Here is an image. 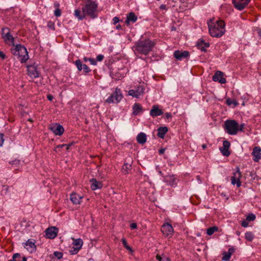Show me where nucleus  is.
Segmentation results:
<instances>
[{
	"mask_svg": "<svg viewBox=\"0 0 261 261\" xmlns=\"http://www.w3.org/2000/svg\"><path fill=\"white\" fill-rule=\"evenodd\" d=\"M224 73L221 71H217L213 76L212 79L215 82L218 81L221 84L226 83V80L223 77Z\"/></svg>",
	"mask_w": 261,
	"mask_h": 261,
	"instance_id": "nucleus-15",
	"label": "nucleus"
},
{
	"mask_svg": "<svg viewBox=\"0 0 261 261\" xmlns=\"http://www.w3.org/2000/svg\"><path fill=\"white\" fill-rule=\"evenodd\" d=\"M236 171L233 173V176L231 178V184L233 185H237V187L241 186L240 178L241 177V173L239 167L236 168Z\"/></svg>",
	"mask_w": 261,
	"mask_h": 261,
	"instance_id": "nucleus-8",
	"label": "nucleus"
},
{
	"mask_svg": "<svg viewBox=\"0 0 261 261\" xmlns=\"http://www.w3.org/2000/svg\"><path fill=\"white\" fill-rule=\"evenodd\" d=\"M9 189V187L8 186H7V185L4 186L3 191H5V193L6 194L8 192Z\"/></svg>",
	"mask_w": 261,
	"mask_h": 261,
	"instance_id": "nucleus-53",
	"label": "nucleus"
},
{
	"mask_svg": "<svg viewBox=\"0 0 261 261\" xmlns=\"http://www.w3.org/2000/svg\"><path fill=\"white\" fill-rule=\"evenodd\" d=\"M210 35L213 37H220L225 32V23L219 18L212 17L207 22Z\"/></svg>",
	"mask_w": 261,
	"mask_h": 261,
	"instance_id": "nucleus-2",
	"label": "nucleus"
},
{
	"mask_svg": "<svg viewBox=\"0 0 261 261\" xmlns=\"http://www.w3.org/2000/svg\"><path fill=\"white\" fill-rule=\"evenodd\" d=\"M19 160H14L11 162H10L9 163L10 164H11L12 166L13 165H15L16 166H17L19 164Z\"/></svg>",
	"mask_w": 261,
	"mask_h": 261,
	"instance_id": "nucleus-47",
	"label": "nucleus"
},
{
	"mask_svg": "<svg viewBox=\"0 0 261 261\" xmlns=\"http://www.w3.org/2000/svg\"><path fill=\"white\" fill-rule=\"evenodd\" d=\"M255 219V216L253 214H250L247 216L246 218V220L248 221H251L254 220Z\"/></svg>",
	"mask_w": 261,
	"mask_h": 261,
	"instance_id": "nucleus-40",
	"label": "nucleus"
},
{
	"mask_svg": "<svg viewBox=\"0 0 261 261\" xmlns=\"http://www.w3.org/2000/svg\"><path fill=\"white\" fill-rule=\"evenodd\" d=\"M205 43L204 41L203 40H199L197 42V46L198 48L203 51L205 52L206 49H204V47L203 46V44Z\"/></svg>",
	"mask_w": 261,
	"mask_h": 261,
	"instance_id": "nucleus-31",
	"label": "nucleus"
},
{
	"mask_svg": "<svg viewBox=\"0 0 261 261\" xmlns=\"http://www.w3.org/2000/svg\"><path fill=\"white\" fill-rule=\"evenodd\" d=\"M56 8V10L54 11V14L56 16H60L61 14V10L59 8V4L58 3H55L54 4Z\"/></svg>",
	"mask_w": 261,
	"mask_h": 261,
	"instance_id": "nucleus-32",
	"label": "nucleus"
},
{
	"mask_svg": "<svg viewBox=\"0 0 261 261\" xmlns=\"http://www.w3.org/2000/svg\"><path fill=\"white\" fill-rule=\"evenodd\" d=\"M224 129L229 135H235L239 131V124L234 120H227L224 123Z\"/></svg>",
	"mask_w": 261,
	"mask_h": 261,
	"instance_id": "nucleus-4",
	"label": "nucleus"
},
{
	"mask_svg": "<svg viewBox=\"0 0 261 261\" xmlns=\"http://www.w3.org/2000/svg\"><path fill=\"white\" fill-rule=\"evenodd\" d=\"M47 98L48 99V100H49V101H52L53 98H54V97L53 95H50V94H48L47 95Z\"/></svg>",
	"mask_w": 261,
	"mask_h": 261,
	"instance_id": "nucleus-58",
	"label": "nucleus"
},
{
	"mask_svg": "<svg viewBox=\"0 0 261 261\" xmlns=\"http://www.w3.org/2000/svg\"><path fill=\"white\" fill-rule=\"evenodd\" d=\"M71 145V144H62V145H59L58 146H57L55 149H54V151H55L56 152H58L59 151V148H63V147H66V149L67 150H68L69 148V147Z\"/></svg>",
	"mask_w": 261,
	"mask_h": 261,
	"instance_id": "nucleus-35",
	"label": "nucleus"
},
{
	"mask_svg": "<svg viewBox=\"0 0 261 261\" xmlns=\"http://www.w3.org/2000/svg\"><path fill=\"white\" fill-rule=\"evenodd\" d=\"M84 72L85 73H87L91 71V69L89 68V67L86 64L83 65V69Z\"/></svg>",
	"mask_w": 261,
	"mask_h": 261,
	"instance_id": "nucleus-44",
	"label": "nucleus"
},
{
	"mask_svg": "<svg viewBox=\"0 0 261 261\" xmlns=\"http://www.w3.org/2000/svg\"><path fill=\"white\" fill-rule=\"evenodd\" d=\"M226 103L228 106H230L232 103L234 104L235 106L238 105V102L236 101V100H232L230 98H228L226 99Z\"/></svg>",
	"mask_w": 261,
	"mask_h": 261,
	"instance_id": "nucleus-39",
	"label": "nucleus"
},
{
	"mask_svg": "<svg viewBox=\"0 0 261 261\" xmlns=\"http://www.w3.org/2000/svg\"><path fill=\"white\" fill-rule=\"evenodd\" d=\"M155 45V42L149 39L142 36L140 39L135 43L133 47L134 53L138 56L139 55H147L152 50Z\"/></svg>",
	"mask_w": 261,
	"mask_h": 261,
	"instance_id": "nucleus-1",
	"label": "nucleus"
},
{
	"mask_svg": "<svg viewBox=\"0 0 261 261\" xmlns=\"http://www.w3.org/2000/svg\"><path fill=\"white\" fill-rule=\"evenodd\" d=\"M133 161L131 158L126 159L125 160V162L122 166V172L124 174H127L129 173L130 170H132V164Z\"/></svg>",
	"mask_w": 261,
	"mask_h": 261,
	"instance_id": "nucleus-12",
	"label": "nucleus"
},
{
	"mask_svg": "<svg viewBox=\"0 0 261 261\" xmlns=\"http://www.w3.org/2000/svg\"><path fill=\"white\" fill-rule=\"evenodd\" d=\"M251 0H232L234 7L239 10H243L249 3Z\"/></svg>",
	"mask_w": 261,
	"mask_h": 261,
	"instance_id": "nucleus-9",
	"label": "nucleus"
},
{
	"mask_svg": "<svg viewBox=\"0 0 261 261\" xmlns=\"http://www.w3.org/2000/svg\"><path fill=\"white\" fill-rule=\"evenodd\" d=\"M218 230V227L215 226L211 227L208 228L207 229L206 233L208 236L212 235L215 232L217 231Z\"/></svg>",
	"mask_w": 261,
	"mask_h": 261,
	"instance_id": "nucleus-29",
	"label": "nucleus"
},
{
	"mask_svg": "<svg viewBox=\"0 0 261 261\" xmlns=\"http://www.w3.org/2000/svg\"><path fill=\"white\" fill-rule=\"evenodd\" d=\"M27 71L29 75L34 78L39 76V71L38 69V65L36 63L27 66Z\"/></svg>",
	"mask_w": 261,
	"mask_h": 261,
	"instance_id": "nucleus-7",
	"label": "nucleus"
},
{
	"mask_svg": "<svg viewBox=\"0 0 261 261\" xmlns=\"http://www.w3.org/2000/svg\"><path fill=\"white\" fill-rule=\"evenodd\" d=\"M0 58L5 59L6 58V55L2 51H0Z\"/></svg>",
	"mask_w": 261,
	"mask_h": 261,
	"instance_id": "nucleus-54",
	"label": "nucleus"
},
{
	"mask_svg": "<svg viewBox=\"0 0 261 261\" xmlns=\"http://www.w3.org/2000/svg\"><path fill=\"white\" fill-rule=\"evenodd\" d=\"M241 225L244 227H246L248 226V222L247 221V220H244L242 222Z\"/></svg>",
	"mask_w": 261,
	"mask_h": 261,
	"instance_id": "nucleus-52",
	"label": "nucleus"
},
{
	"mask_svg": "<svg viewBox=\"0 0 261 261\" xmlns=\"http://www.w3.org/2000/svg\"><path fill=\"white\" fill-rule=\"evenodd\" d=\"M133 112L134 115H137L142 111V107L141 105L138 103H135L133 107Z\"/></svg>",
	"mask_w": 261,
	"mask_h": 261,
	"instance_id": "nucleus-26",
	"label": "nucleus"
},
{
	"mask_svg": "<svg viewBox=\"0 0 261 261\" xmlns=\"http://www.w3.org/2000/svg\"><path fill=\"white\" fill-rule=\"evenodd\" d=\"M82 197L76 194L75 193H72L70 195V200L74 204H77L80 203V200L82 199Z\"/></svg>",
	"mask_w": 261,
	"mask_h": 261,
	"instance_id": "nucleus-22",
	"label": "nucleus"
},
{
	"mask_svg": "<svg viewBox=\"0 0 261 261\" xmlns=\"http://www.w3.org/2000/svg\"><path fill=\"white\" fill-rule=\"evenodd\" d=\"M97 4L95 2H89L85 6L83 11L89 15H94L97 10Z\"/></svg>",
	"mask_w": 261,
	"mask_h": 261,
	"instance_id": "nucleus-6",
	"label": "nucleus"
},
{
	"mask_svg": "<svg viewBox=\"0 0 261 261\" xmlns=\"http://www.w3.org/2000/svg\"><path fill=\"white\" fill-rule=\"evenodd\" d=\"M122 21V20H120L119 19V17H114V18L113 19L114 24H116L119 21Z\"/></svg>",
	"mask_w": 261,
	"mask_h": 261,
	"instance_id": "nucleus-49",
	"label": "nucleus"
},
{
	"mask_svg": "<svg viewBox=\"0 0 261 261\" xmlns=\"http://www.w3.org/2000/svg\"><path fill=\"white\" fill-rule=\"evenodd\" d=\"M121 242L125 248H126L127 250L130 251L131 252H133L132 248L127 245V241L125 238H122Z\"/></svg>",
	"mask_w": 261,
	"mask_h": 261,
	"instance_id": "nucleus-34",
	"label": "nucleus"
},
{
	"mask_svg": "<svg viewBox=\"0 0 261 261\" xmlns=\"http://www.w3.org/2000/svg\"><path fill=\"white\" fill-rule=\"evenodd\" d=\"M7 33H10V30L8 28H3L2 29V36L3 37Z\"/></svg>",
	"mask_w": 261,
	"mask_h": 261,
	"instance_id": "nucleus-45",
	"label": "nucleus"
},
{
	"mask_svg": "<svg viewBox=\"0 0 261 261\" xmlns=\"http://www.w3.org/2000/svg\"><path fill=\"white\" fill-rule=\"evenodd\" d=\"M137 141L139 144H144L146 141V134L144 133H139L137 136Z\"/></svg>",
	"mask_w": 261,
	"mask_h": 261,
	"instance_id": "nucleus-24",
	"label": "nucleus"
},
{
	"mask_svg": "<svg viewBox=\"0 0 261 261\" xmlns=\"http://www.w3.org/2000/svg\"><path fill=\"white\" fill-rule=\"evenodd\" d=\"M47 27L52 30H55V24L54 22L48 21L47 23Z\"/></svg>",
	"mask_w": 261,
	"mask_h": 261,
	"instance_id": "nucleus-46",
	"label": "nucleus"
},
{
	"mask_svg": "<svg viewBox=\"0 0 261 261\" xmlns=\"http://www.w3.org/2000/svg\"><path fill=\"white\" fill-rule=\"evenodd\" d=\"M261 148L260 147L255 146L253 149L252 155L253 156V160L258 162L261 159Z\"/></svg>",
	"mask_w": 261,
	"mask_h": 261,
	"instance_id": "nucleus-19",
	"label": "nucleus"
},
{
	"mask_svg": "<svg viewBox=\"0 0 261 261\" xmlns=\"http://www.w3.org/2000/svg\"><path fill=\"white\" fill-rule=\"evenodd\" d=\"M137 19V17H127L126 20H125V23L128 25L130 22L135 23Z\"/></svg>",
	"mask_w": 261,
	"mask_h": 261,
	"instance_id": "nucleus-36",
	"label": "nucleus"
},
{
	"mask_svg": "<svg viewBox=\"0 0 261 261\" xmlns=\"http://www.w3.org/2000/svg\"><path fill=\"white\" fill-rule=\"evenodd\" d=\"M50 129L56 135L59 136L62 135L64 131L63 127L62 125L57 124H56L55 125L50 127Z\"/></svg>",
	"mask_w": 261,
	"mask_h": 261,
	"instance_id": "nucleus-18",
	"label": "nucleus"
},
{
	"mask_svg": "<svg viewBox=\"0 0 261 261\" xmlns=\"http://www.w3.org/2000/svg\"><path fill=\"white\" fill-rule=\"evenodd\" d=\"M189 55V53L188 51H181L180 50H176L174 53V57L178 60L186 59L188 57Z\"/></svg>",
	"mask_w": 261,
	"mask_h": 261,
	"instance_id": "nucleus-17",
	"label": "nucleus"
},
{
	"mask_svg": "<svg viewBox=\"0 0 261 261\" xmlns=\"http://www.w3.org/2000/svg\"><path fill=\"white\" fill-rule=\"evenodd\" d=\"M144 89L142 86H138L136 90H129L128 94L134 97H138L144 93Z\"/></svg>",
	"mask_w": 261,
	"mask_h": 261,
	"instance_id": "nucleus-14",
	"label": "nucleus"
},
{
	"mask_svg": "<svg viewBox=\"0 0 261 261\" xmlns=\"http://www.w3.org/2000/svg\"><path fill=\"white\" fill-rule=\"evenodd\" d=\"M16 256L17 255H14V254L13 255L12 259L9 260L8 261H16Z\"/></svg>",
	"mask_w": 261,
	"mask_h": 261,
	"instance_id": "nucleus-61",
	"label": "nucleus"
},
{
	"mask_svg": "<svg viewBox=\"0 0 261 261\" xmlns=\"http://www.w3.org/2000/svg\"><path fill=\"white\" fill-rule=\"evenodd\" d=\"M123 95L120 89L116 88L115 91L106 99L108 103H118L122 99Z\"/></svg>",
	"mask_w": 261,
	"mask_h": 261,
	"instance_id": "nucleus-5",
	"label": "nucleus"
},
{
	"mask_svg": "<svg viewBox=\"0 0 261 261\" xmlns=\"http://www.w3.org/2000/svg\"><path fill=\"white\" fill-rule=\"evenodd\" d=\"M165 116H166V118H167V119H169V118L172 117V114L171 113H166Z\"/></svg>",
	"mask_w": 261,
	"mask_h": 261,
	"instance_id": "nucleus-57",
	"label": "nucleus"
},
{
	"mask_svg": "<svg viewBox=\"0 0 261 261\" xmlns=\"http://www.w3.org/2000/svg\"><path fill=\"white\" fill-rule=\"evenodd\" d=\"M25 246L27 249L31 252L35 251L36 249L34 240H28L25 243Z\"/></svg>",
	"mask_w": 261,
	"mask_h": 261,
	"instance_id": "nucleus-20",
	"label": "nucleus"
},
{
	"mask_svg": "<svg viewBox=\"0 0 261 261\" xmlns=\"http://www.w3.org/2000/svg\"><path fill=\"white\" fill-rule=\"evenodd\" d=\"M223 257H222V260H225V261H228L229 260L230 257H231V255H230V253H228L227 252H224L223 253Z\"/></svg>",
	"mask_w": 261,
	"mask_h": 261,
	"instance_id": "nucleus-38",
	"label": "nucleus"
},
{
	"mask_svg": "<svg viewBox=\"0 0 261 261\" xmlns=\"http://www.w3.org/2000/svg\"><path fill=\"white\" fill-rule=\"evenodd\" d=\"M90 181L91 182V188L92 190L100 189L102 187L101 182L97 181L95 178L91 179Z\"/></svg>",
	"mask_w": 261,
	"mask_h": 261,
	"instance_id": "nucleus-23",
	"label": "nucleus"
},
{
	"mask_svg": "<svg viewBox=\"0 0 261 261\" xmlns=\"http://www.w3.org/2000/svg\"><path fill=\"white\" fill-rule=\"evenodd\" d=\"M58 229L55 226L47 228L45 230V234L48 239H54L57 236Z\"/></svg>",
	"mask_w": 261,
	"mask_h": 261,
	"instance_id": "nucleus-10",
	"label": "nucleus"
},
{
	"mask_svg": "<svg viewBox=\"0 0 261 261\" xmlns=\"http://www.w3.org/2000/svg\"><path fill=\"white\" fill-rule=\"evenodd\" d=\"M176 178L173 175L165 176L164 178V181L171 186L176 185Z\"/></svg>",
	"mask_w": 261,
	"mask_h": 261,
	"instance_id": "nucleus-21",
	"label": "nucleus"
},
{
	"mask_svg": "<svg viewBox=\"0 0 261 261\" xmlns=\"http://www.w3.org/2000/svg\"><path fill=\"white\" fill-rule=\"evenodd\" d=\"M203 46L204 47V49H205L206 48L210 46V44L209 43L205 42L203 44Z\"/></svg>",
	"mask_w": 261,
	"mask_h": 261,
	"instance_id": "nucleus-62",
	"label": "nucleus"
},
{
	"mask_svg": "<svg viewBox=\"0 0 261 261\" xmlns=\"http://www.w3.org/2000/svg\"><path fill=\"white\" fill-rule=\"evenodd\" d=\"M163 114V110L159 109L158 105H153L150 111V115L152 117H155L158 116L162 115Z\"/></svg>",
	"mask_w": 261,
	"mask_h": 261,
	"instance_id": "nucleus-16",
	"label": "nucleus"
},
{
	"mask_svg": "<svg viewBox=\"0 0 261 261\" xmlns=\"http://www.w3.org/2000/svg\"><path fill=\"white\" fill-rule=\"evenodd\" d=\"M88 61H90L91 64L93 65H96V61L94 59L89 58Z\"/></svg>",
	"mask_w": 261,
	"mask_h": 261,
	"instance_id": "nucleus-51",
	"label": "nucleus"
},
{
	"mask_svg": "<svg viewBox=\"0 0 261 261\" xmlns=\"http://www.w3.org/2000/svg\"><path fill=\"white\" fill-rule=\"evenodd\" d=\"M4 134L2 133H0V147L2 146L4 141Z\"/></svg>",
	"mask_w": 261,
	"mask_h": 261,
	"instance_id": "nucleus-48",
	"label": "nucleus"
},
{
	"mask_svg": "<svg viewBox=\"0 0 261 261\" xmlns=\"http://www.w3.org/2000/svg\"><path fill=\"white\" fill-rule=\"evenodd\" d=\"M104 58V56L102 55H99L96 57V60L98 61H101Z\"/></svg>",
	"mask_w": 261,
	"mask_h": 261,
	"instance_id": "nucleus-50",
	"label": "nucleus"
},
{
	"mask_svg": "<svg viewBox=\"0 0 261 261\" xmlns=\"http://www.w3.org/2000/svg\"><path fill=\"white\" fill-rule=\"evenodd\" d=\"M2 38L4 39L5 42L7 43H8V42H13L14 41V38L11 35L10 33H7V34H6V35H5Z\"/></svg>",
	"mask_w": 261,
	"mask_h": 261,
	"instance_id": "nucleus-28",
	"label": "nucleus"
},
{
	"mask_svg": "<svg viewBox=\"0 0 261 261\" xmlns=\"http://www.w3.org/2000/svg\"><path fill=\"white\" fill-rule=\"evenodd\" d=\"M80 249H79L75 247H72V248L70 250V253L71 254H75L77 253V252L80 250Z\"/></svg>",
	"mask_w": 261,
	"mask_h": 261,
	"instance_id": "nucleus-43",
	"label": "nucleus"
},
{
	"mask_svg": "<svg viewBox=\"0 0 261 261\" xmlns=\"http://www.w3.org/2000/svg\"><path fill=\"white\" fill-rule=\"evenodd\" d=\"M168 132V128L166 126L160 127L158 129V136L160 138H164L166 133Z\"/></svg>",
	"mask_w": 261,
	"mask_h": 261,
	"instance_id": "nucleus-25",
	"label": "nucleus"
},
{
	"mask_svg": "<svg viewBox=\"0 0 261 261\" xmlns=\"http://www.w3.org/2000/svg\"><path fill=\"white\" fill-rule=\"evenodd\" d=\"M75 64L79 71H81L82 70L84 64H82V61L80 60H77L75 61Z\"/></svg>",
	"mask_w": 261,
	"mask_h": 261,
	"instance_id": "nucleus-37",
	"label": "nucleus"
},
{
	"mask_svg": "<svg viewBox=\"0 0 261 261\" xmlns=\"http://www.w3.org/2000/svg\"><path fill=\"white\" fill-rule=\"evenodd\" d=\"M234 249L232 248H229L228 250V253H230V255H231V254L233 253L234 252Z\"/></svg>",
	"mask_w": 261,
	"mask_h": 261,
	"instance_id": "nucleus-59",
	"label": "nucleus"
},
{
	"mask_svg": "<svg viewBox=\"0 0 261 261\" xmlns=\"http://www.w3.org/2000/svg\"><path fill=\"white\" fill-rule=\"evenodd\" d=\"M72 244L75 247L81 249L83 245V242L81 239H77L73 240Z\"/></svg>",
	"mask_w": 261,
	"mask_h": 261,
	"instance_id": "nucleus-27",
	"label": "nucleus"
},
{
	"mask_svg": "<svg viewBox=\"0 0 261 261\" xmlns=\"http://www.w3.org/2000/svg\"><path fill=\"white\" fill-rule=\"evenodd\" d=\"M14 255H17L16 256V261H26L27 257L24 256H22L21 254L19 253H14Z\"/></svg>",
	"mask_w": 261,
	"mask_h": 261,
	"instance_id": "nucleus-33",
	"label": "nucleus"
},
{
	"mask_svg": "<svg viewBox=\"0 0 261 261\" xmlns=\"http://www.w3.org/2000/svg\"><path fill=\"white\" fill-rule=\"evenodd\" d=\"M230 146V142L227 140H225L223 142V146L220 148L222 154L225 156H228L230 153L229 151V148Z\"/></svg>",
	"mask_w": 261,
	"mask_h": 261,
	"instance_id": "nucleus-13",
	"label": "nucleus"
},
{
	"mask_svg": "<svg viewBox=\"0 0 261 261\" xmlns=\"http://www.w3.org/2000/svg\"><path fill=\"white\" fill-rule=\"evenodd\" d=\"M156 258L159 260V261H170V260L169 259V258L168 257H164V258H163L160 255L158 254L156 256Z\"/></svg>",
	"mask_w": 261,
	"mask_h": 261,
	"instance_id": "nucleus-41",
	"label": "nucleus"
},
{
	"mask_svg": "<svg viewBox=\"0 0 261 261\" xmlns=\"http://www.w3.org/2000/svg\"><path fill=\"white\" fill-rule=\"evenodd\" d=\"M165 149H160L159 150V153L160 154H163L164 153V152H165Z\"/></svg>",
	"mask_w": 261,
	"mask_h": 261,
	"instance_id": "nucleus-64",
	"label": "nucleus"
},
{
	"mask_svg": "<svg viewBox=\"0 0 261 261\" xmlns=\"http://www.w3.org/2000/svg\"><path fill=\"white\" fill-rule=\"evenodd\" d=\"M80 11L79 10H75L74 11V15L75 16H80Z\"/></svg>",
	"mask_w": 261,
	"mask_h": 261,
	"instance_id": "nucleus-56",
	"label": "nucleus"
},
{
	"mask_svg": "<svg viewBox=\"0 0 261 261\" xmlns=\"http://www.w3.org/2000/svg\"><path fill=\"white\" fill-rule=\"evenodd\" d=\"M161 231L166 237L171 236L173 232V228L169 223L164 224L161 227Z\"/></svg>",
	"mask_w": 261,
	"mask_h": 261,
	"instance_id": "nucleus-11",
	"label": "nucleus"
},
{
	"mask_svg": "<svg viewBox=\"0 0 261 261\" xmlns=\"http://www.w3.org/2000/svg\"><path fill=\"white\" fill-rule=\"evenodd\" d=\"M245 238L247 241L251 242L254 239V235L251 232H247L245 233Z\"/></svg>",
	"mask_w": 261,
	"mask_h": 261,
	"instance_id": "nucleus-30",
	"label": "nucleus"
},
{
	"mask_svg": "<svg viewBox=\"0 0 261 261\" xmlns=\"http://www.w3.org/2000/svg\"><path fill=\"white\" fill-rule=\"evenodd\" d=\"M54 254L58 259H61L63 257V253L61 252L55 251Z\"/></svg>",
	"mask_w": 261,
	"mask_h": 261,
	"instance_id": "nucleus-42",
	"label": "nucleus"
},
{
	"mask_svg": "<svg viewBox=\"0 0 261 261\" xmlns=\"http://www.w3.org/2000/svg\"><path fill=\"white\" fill-rule=\"evenodd\" d=\"M11 53L15 56H18L21 63L26 62L29 59L27 48L21 44L16 45L14 48L11 49Z\"/></svg>",
	"mask_w": 261,
	"mask_h": 261,
	"instance_id": "nucleus-3",
	"label": "nucleus"
},
{
	"mask_svg": "<svg viewBox=\"0 0 261 261\" xmlns=\"http://www.w3.org/2000/svg\"><path fill=\"white\" fill-rule=\"evenodd\" d=\"M257 33L258 34V35L261 38V30L260 29H257Z\"/></svg>",
	"mask_w": 261,
	"mask_h": 261,
	"instance_id": "nucleus-63",
	"label": "nucleus"
},
{
	"mask_svg": "<svg viewBox=\"0 0 261 261\" xmlns=\"http://www.w3.org/2000/svg\"><path fill=\"white\" fill-rule=\"evenodd\" d=\"M244 124H241L240 127L239 126V130L242 131L244 128Z\"/></svg>",
	"mask_w": 261,
	"mask_h": 261,
	"instance_id": "nucleus-60",
	"label": "nucleus"
},
{
	"mask_svg": "<svg viewBox=\"0 0 261 261\" xmlns=\"http://www.w3.org/2000/svg\"><path fill=\"white\" fill-rule=\"evenodd\" d=\"M130 227L131 228V229H136L137 228V224L135 223H132L130 225Z\"/></svg>",
	"mask_w": 261,
	"mask_h": 261,
	"instance_id": "nucleus-55",
	"label": "nucleus"
}]
</instances>
